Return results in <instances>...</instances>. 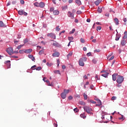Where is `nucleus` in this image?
<instances>
[{"label": "nucleus", "mask_w": 127, "mask_h": 127, "mask_svg": "<svg viewBox=\"0 0 127 127\" xmlns=\"http://www.w3.org/2000/svg\"><path fill=\"white\" fill-rule=\"evenodd\" d=\"M86 61H87V58H82L80 59L78 62L79 66L84 67V66L85 65V64L84 63V62H86Z\"/></svg>", "instance_id": "f257e3e1"}, {"label": "nucleus", "mask_w": 127, "mask_h": 127, "mask_svg": "<svg viewBox=\"0 0 127 127\" xmlns=\"http://www.w3.org/2000/svg\"><path fill=\"white\" fill-rule=\"evenodd\" d=\"M83 109H84L85 112H86V113H87V114H89L90 115H93V113L91 112L93 111V110L90 107L85 106L83 108Z\"/></svg>", "instance_id": "f03ea898"}, {"label": "nucleus", "mask_w": 127, "mask_h": 127, "mask_svg": "<svg viewBox=\"0 0 127 127\" xmlns=\"http://www.w3.org/2000/svg\"><path fill=\"white\" fill-rule=\"evenodd\" d=\"M125 80V78L123 76L119 75L118 78L116 80L117 83L118 84H122L123 82H124V80Z\"/></svg>", "instance_id": "7ed1b4c3"}, {"label": "nucleus", "mask_w": 127, "mask_h": 127, "mask_svg": "<svg viewBox=\"0 0 127 127\" xmlns=\"http://www.w3.org/2000/svg\"><path fill=\"white\" fill-rule=\"evenodd\" d=\"M6 52H7L9 55H11V54H12L13 53V49H12V48L11 47L8 48V49H7V50H6Z\"/></svg>", "instance_id": "20e7f679"}, {"label": "nucleus", "mask_w": 127, "mask_h": 127, "mask_svg": "<svg viewBox=\"0 0 127 127\" xmlns=\"http://www.w3.org/2000/svg\"><path fill=\"white\" fill-rule=\"evenodd\" d=\"M48 37H51L53 39H56V35L53 33H49L47 34Z\"/></svg>", "instance_id": "39448f33"}, {"label": "nucleus", "mask_w": 127, "mask_h": 127, "mask_svg": "<svg viewBox=\"0 0 127 127\" xmlns=\"http://www.w3.org/2000/svg\"><path fill=\"white\" fill-rule=\"evenodd\" d=\"M18 14L20 15H27V13L25 12L23 9L18 11Z\"/></svg>", "instance_id": "423d86ee"}, {"label": "nucleus", "mask_w": 127, "mask_h": 127, "mask_svg": "<svg viewBox=\"0 0 127 127\" xmlns=\"http://www.w3.org/2000/svg\"><path fill=\"white\" fill-rule=\"evenodd\" d=\"M67 15H68V17H71L72 18V19H73V18H74V14L72 13V12H71V11L68 12Z\"/></svg>", "instance_id": "0eeeda50"}, {"label": "nucleus", "mask_w": 127, "mask_h": 127, "mask_svg": "<svg viewBox=\"0 0 127 127\" xmlns=\"http://www.w3.org/2000/svg\"><path fill=\"white\" fill-rule=\"evenodd\" d=\"M52 56L53 57H59V56H60V53L58 52H56L53 54Z\"/></svg>", "instance_id": "6e6552de"}, {"label": "nucleus", "mask_w": 127, "mask_h": 127, "mask_svg": "<svg viewBox=\"0 0 127 127\" xmlns=\"http://www.w3.org/2000/svg\"><path fill=\"white\" fill-rule=\"evenodd\" d=\"M0 27H2L3 28L6 27V25H5V24L3 23V22H2V21H0Z\"/></svg>", "instance_id": "1a4fd4ad"}, {"label": "nucleus", "mask_w": 127, "mask_h": 127, "mask_svg": "<svg viewBox=\"0 0 127 127\" xmlns=\"http://www.w3.org/2000/svg\"><path fill=\"white\" fill-rule=\"evenodd\" d=\"M117 76H118V73H114L112 75V79L113 81H116L117 80Z\"/></svg>", "instance_id": "9d476101"}, {"label": "nucleus", "mask_w": 127, "mask_h": 127, "mask_svg": "<svg viewBox=\"0 0 127 127\" xmlns=\"http://www.w3.org/2000/svg\"><path fill=\"white\" fill-rule=\"evenodd\" d=\"M39 7H41L42 8H43V7L45 6V4L43 2H41L39 3Z\"/></svg>", "instance_id": "9b49d317"}, {"label": "nucleus", "mask_w": 127, "mask_h": 127, "mask_svg": "<svg viewBox=\"0 0 127 127\" xmlns=\"http://www.w3.org/2000/svg\"><path fill=\"white\" fill-rule=\"evenodd\" d=\"M31 52H32V49H29L28 50H25L24 53H27V54H29Z\"/></svg>", "instance_id": "f8f14e48"}, {"label": "nucleus", "mask_w": 127, "mask_h": 127, "mask_svg": "<svg viewBox=\"0 0 127 127\" xmlns=\"http://www.w3.org/2000/svg\"><path fill=\"white\" fill-rule=\"evenodd\" d=\"M101 2H102V0H97L96 1H95L94 3L95 5H99Z\"/></svg>", "instance_id": "ddd939ff"}, {"label": "nucleus", "mask_w": 127, "mask_h": 127, "mask_svg": "<svg viewBox=\"0 0 127 127\" xmlns=\"http://www.w3.org/2000/svg\"><path fill=\"white\" fill-rule=\"evenodd\" d=\"M73 55V52H70L66 56V58L68 60H69V57H71Z\"/></svg>", "instance_id": "4468645a"}, {"label": "nucleus", "mask_w": 127, "mask_h": 127, "mask_svg": "<svg viewBox=\"0 0 127 127\" xmlns=\"http://www.w3.org/2000/svg\"><path fill=\"white\" fill-rule=\"evenodd\" d=\"M54 15H58L59 14V11L58 10H55L53 11Z\"/></svg>", "instance_id": "2eb2a0df"}, {"label": "nucleus", "mask_w": 127, "mask_h": 127, "mask_svg": "<svg viewBox=\"0 0 127 127\" xmlns=\"http://www.w3.org/2000/svg\"><path fill=\"white\" fill-rule=\"evenodd\" d=\"M127 44V41L125 40H123L121 41V45L122 46H125Z\"/></svg>", "instance_id": "dca6fc26"}, {"label": "nucleus", "mask_w": 127, "mask_h": 127, "mask_svg": "<svg viewBox=\"0 0 127 127\" xmlns=\"http://www.w3.org/2000/svg\"><path fill=\"white\" fill-rule=\"evenodd\" d=\"M109 75V73L106 72L105 73H103L101 75L102 77H104L105 78H108V75Z\"/></svg>", "instance_id": "f3484780"}, {"label": "nucleus", "mask_w": 127, "mask_h": 127, "mask_svg": "<svg viewBox=\"0 0 127 127\" xmlns=\"http://www.w3.org/2000/svg\"><path fill=\"white\" fill-rule=\"evenodd\" d=\"M61 97L62 99H65L66 98V94H65L64 92H63L61 94Z\"/></svg>", "instance_id": "a211bd4d"}, {"label": "nucleus", "mask_w": 127, "mask_h": 127, "mask_svg": "<svg viewBox=\"0 0 127 127\" xmlns=\"http://www.w3.org/2000/svg\"><path fill=\"white\" fill-rule=\"evenodd\" d=\"M75 2L78 5H81V4H82V2H81V0H75Z\"/></svg>", "instance_id": "6ab92c4d"}, {"label": "nucleus", "mask_w": 127, "mask_h": 127, "mask_svg": "<svg viewBox=\"0 0 127 127\" xmlns=\"http://www.w3.org/2000/svg\"><path fill=\"white\" fill-rule=\"evenodd\" d=\"M114 21H115L116 25H119V19H118L117 18H115L114 19Z\"/></svg>", "instance_id": "aec40b11"}, {"label": "nucleus", "mask_w": 127, "mask_h": 127, "mask_svg": "<svg viewBox=\"0 0 127 127\" xmlns=\"http://www.w3.org/2000/svg\"><path fill=\"white\" fill-rule=\"evenodd\" d=\"M53 45L54 46H55V47H58V46H59V44L57 43V42L55 41V43L53 44Z\"/></svg>", "instance_id": "412c9836"}, {"label": "nucleus", "mask_w": 127, "mask_h": 127, "mask_svg": "<svg viewBox=\"0 0 127 127\" xmlns=\"http://www.w3.org/2000/svg\"><path fill=\"white\" fill-rule=\"evenodd\" d=\"M69 92H70V90L69 89H64V93L65 94V95H67V94L69 93Z\"/></svg>", "instance_id": "4be33fe9"}, {"label": "nucleus", "mask_w": 127, "mask_h": 127, "mask_svg": "<svg viewBox=\"0 0 127 127\" xmlns=\"http://www.w3.org/2000/svg\"><path fill=\"white\" fill-rule=\"evenodd\" d=\"M102 11H103V10L102 9V7H99L98 9V12L99 13H101Z\"/></svg>", "instance_id": "5701e85b"}, {"label": "nucleus", "mask_w": 127, "mask_h": 127, "mask_svg": "<svg viewBox=\"0 0 127 127\" xmlns=\"http://www.w3.org/2000/svg\"><path fill=\"white\" fill-rule=\"evenodd\" d=\"M54 73H55V74H59V75H61L60 70H59L54 71Z\"/></svg>", "instance_id": "b1692460"}, {"label": "nucleus", "mask_w": 127, "mask_h": 127, "mask_svg": "<svg viewBox=\"0 0 127 127\" xmlns=\"http://www.w3.org/2000/svg\"><path fill=\"white\" fill-rule=\"evenodd\" d=\"M80 116V118H82V119H86V115H85V113L81 114Z\"/></svg>", "instance_id": "393cba45"}, {"label": "nucleus", "mask_w": 127, "mask_h": 127, "mask_svg": "<svg viewBox=\"0 0 127 127\" xmlns=\"http://www.w3.org/2000/svg\"><path fill=\"white\" fill-rule=\"evenodd\" d=\"M83 97L84 100H87L88 99V95L85 93H83Z\"/></svg>", "instance_id": "a878e982"}, {"label": "nucleus", "mask_w": 127, "mask_h": 127, "mask_svg": "<svg viewBox=\"0 0 127 127\" xmlns=\"http://www.w3.org/2000/svg\"><path fill=\"white\" fill-rule=\"evenodd\" d=\"M120 39V35H119L118 34H116V39H115V40L116 41H118V40Z\"/></svg>", "instance_id": "bb28decb"}, {"label": "nucleus", "mask_w": 127, "mask_h": 127, "mask_svg": "<svg viewBox=\"0 0 127 127\" xmlns=\"http://www.w3.org/2000/svg\"><path fill=\"white\" fill-rule=\"evenodd\" d=\"M79 104H80V105H82L83 106H85V105H86V103L83 101H79Z\"/></svg>", "instance_id": "cd10ccee"}, {"label": "nucleus", "mask_w": 127, "mask_h": 127, "mask_svg": "<svg viewBox=\"0 0 127 127\" xmlns=\"http://www.w3.org/2000/svg\"><path fill=\"white\" fill-rule=\"evenodd\" d=\"M24 51H25V50H20L19 51V53H20V54H23V53H24Z\"/></svg>", "instance_id": "c85d7f7f"}, {"label": "nucleus", "mask_w": 127, "mask_h": 127, "mask_svg": "<svg viewBox=\"0 0 127 127\" xmlns=\"http://www.w3.org/2000/svg\"><path fill=\"white\" fill-rule=\"evenodd\" d=\"M43 81H44L46 83H47L49 80H48V79H46V77H43Z\"/></svg>", "instance_id": "c756f323"}, {"label": "nucleus", "mask_w": 127, "mask_h": 127, "mask_svg": "<svg viewBox=\"0 0 127 127\" xmlns=\"http://www.w3.org/2000/svg\"><path fill=\"white\" fill-rule=\"evenodd\" d=\"M100 52H101V50L100 49H97L94 51V53H98Z\"/></svg>", "instance_id": "7c9ffc66"}, {"label": "nucleus", "mask_w": 127, "mask_h": 127, "mask_svg": "<svg viewBox=\"0 0 127 127\" xmlns=\"http://www.w3.org/2000/svg\"><path fill=\"white\" fill-rule=\"evenodd\" d=\"M34 5H35V6L39 7V3H38L37 2H35L34 3Z\"/></svg>", "instance_id": "2f4dec72"}, {"label": "nucleus", "mask_w": 127, "mask_h": 127, "mask_svg": "<svg viewBox=\"0 0 127 127\" xmlns=\"http://www.w3.org/2000/svg\"><path fill=\"white\" fill-rule=\"evenodd\" d=\"M24 44L23 45H20L19 46H17V49L19 50L21 49V47H22L23 46H24Z\"/></svg>", "instance_id": "473e14b6"}, {"label": "nucleus", "mask_w": 127, "mask_h": 127, "mask_svg": "<svg viewBox=\"0 0 127 127\" xmlns=\"http://www.w3.org/2000/svg\"><path fill=\"white\" fill-rule=\"evenodd\" d=\"M75 29H72V31L69 32V34H73L75 32Z\"/></svg>", "instance_id": "72a5a7b5"}, {"label": "nucleus", "mask_w": 127, "mask_h": 127, "mask_svg": "<svg viewBox=\"0 0 127 127\" xmlns=\"http://www.w3.org/2000/svg\"><path fill=\"white\" fill-rule=\"evenodd\" d=\"M42 68L41 66H38L37 68H35V70L37 71H40L41 70Z\"/></svg>", "instance_id": "f704fd0d"}, {"label": "nucleus", "mask_w": 127, "mask_h": 127, "mask_svg": "<svg viewBox=\"0 0 127 127\" xmlns=\"http://www.w3.org/2000/svg\"><path fill=\"white\" fill-rule=\"evenodd\" d=\"M47 83L48 84V86H51V87H53V84H52V83H50V82H49V81Z\"/></svg>", "instance_id": "c9c22d12"}, {"label": "nucleus", "mask_w": 127, "mask_h": 127, "mask_svg": "<svg viewBox=\"0 0 127 127\" xmlns=\"http://www.w3.org/2000/svg\"><path fill=\"white\" fill-rule=\"evenodd\" d=\"M96 101H97L98 104H102V102L101 101V100H100V99H96Z\"/></svg>", "instance_id": "e433bc0d"}, {"label": "nucleus", "mask_w": 127, "mask_h": 127, "mask_svg": "<svg viewBox=\"0 0 127 127\" xmlns=\"http://www.w3.org/2000/svg\"><path fill=\"white\" fill-rule=\"evenodd\" d=\"M56 31H60V28H59V26H58L56 28Z\"/></svg>", "instance_id": "4c0bfd02"}, {"label": "nucleus", "mask_w": 127, "mask_h": 127, "mask_svg": "<svg viewBox=\"0 0 127 127\" xmlns=\"http://www.w3.org/2000/svg\"><path fill=\"white\" fill-rule=\"evenodd\" d=\"M73 111L75 113H78V112H79V110H78V108H77L74 109Z\"/></svg>", "instance_id": "58836bf2"}, {"label": "nucleus", "mask_w": 127, "mask_h": 127, "mask_svg": "<svg viewBox=\"0 0 127 127\" xmlns=\"http://www.w3.org/2000/svg\"><path fill=\"white\" fill-rule=\"evenodd\" d=\"M96 29H97V31H99V30H101V29H102V27L98 26V27H97Z\"/></svg>", "instance_id": "ea45409f"}, {"label": "nucleus", "mask_w": 127, "mask_h": 127, "mask_svg": "<svg viewBox=\"0 0 127 127\" xmlns=\"http://www.w3.org/2000/svg\"><path fill=\"white\" fill-rule=\"evenodd\" d=\"M112 101H114L115 100H117V97L116 96H113L111 98Z\"/></svg>", "instance_id": "a19ab883"}, {"label": "nucleus", "mask_w": 127, "mask_h": 127, "mask_svg": "<svg viewBox=\"0 0 127 127\" xmlns=\"http://www.w3.org/2000/svg\"><path fill=\"white\" fill-rule=\"evenodd\" d=\"M44 53V51L43 50H41L39 52V55H41V54H43Z\"/></svg>", "instance_id": "79ce46f5"}, {"label": "nucleus", "mask_w": 127, "mask_h": 127, "mask_svg": "<svg viewBox=\"0 0 127 127\" xmlns=\"http://www.w3.org/2000/svg\"><path fill=\"white\" fill-rule=\"evenodd\" d=\"M23 42L24 44H25V43H27V42H28V40L27 39H25V40H24Z\"/></svg>", "instance_id": "37998d69"}, {"label": "nucleus", "mask_w": 127, "mask_h": 127, "mask_svg": "<svg viewBox=\"0 0 127 127\" xmlns=\"http://www.w3.org/2000/svg\"><path fill=\"white\" fill-rule=\"evenodd\" d=\"M35 68H36V66L35 65H33V66H32L31 67V70H35Z\"/></svg>", "instance_id": "c03bdc74"}, {"label": "nucleus", "mask_w": 127, "mask_h": 127, "mask_svg": "<svg viewBox=\"0 0 127 127\" xmlns=\"http://www.w3.org/2000/svg\"><path fill=\"white\" fill-rule=\"evenodd\" d=\"M80 42H81V43H85V40H84V39L83 38H81Z\"/></svg>", "instance_id": "a18cd8bd"}, {"label": "nucleus", "mask_w": 127, "mask_h": 127, "mask_svg": "<svg viewBox=\"0 0 127 127\" xmlns=\"http://www.w3.org/2000/svg\"><path fill=\"white\" fill-rule=\"evenodd\" d=\"M54 10V7H51L50 8V11L51 12H52V11H53Z\"/></svg>", "instance_id": "49530a36"}, {"label": "nucleus", "mask_w": 127, "mask_h": 127, "mask_svg": "<svg viewBox=\"0 0 127 127\" xmlns=\"http://www.w3.org/2000/svg\"><path fill=\"white\" fill-rule=\"evenodd\" d=\"M73 39H74V38H73V37H68V40H69V41L73 40Z\"/></svg>", "instance_id": "de8ad7c7"}, {"label": "nucleus", "mask_w": 127, "mask_h": 127, "mask_svg": "<svg viewBox=\"0 0 127 127\" xmlns=\"http://www.w3.org/2000/svg\"><path fill=\"white\" fill-rule=\"evenodd\" d=\"M86 55H87V56L88 57H89L91 56V55H92V53H91V52H89V53H88L86 54Z\"/></svg>", "instance_id": "09e8293b"}, {"label": "nucleus", "mask_w": 127, "mask_h": 127, "mask_svg": "<svg viewBox=\"0 0 127 127\" xmlns=\"http://www.w3.org/2000/svg\"><path fill=\"white\" fill-rule=\"evenodd\" d=\"M76 13L77 14H81L82 13V11H81V10L77 11Z\"/></svg>", "instance_id": "8fccbe9b"}, {"label": "nucleus", "mask_w": 127, "mask_h": 127, "mask_svg": "<svg viewBox=\"0 0 127 127\" xmlns=\"http://www.w3.org/2000/svg\"><path fill=\"white\" fill-rule=\"evenodd\" d=\"M67 8H68L67 5H65L63 7V9H67Z\"/></svg>", "instance_id": "3c124183"}, {"label": "nucleus", "mask_w": 127, "mask_h": 127, "mask_svg": "<svg viewBox=\"0 0 127 127\" xmlns=\"http://www.w3.org/2000/svg\"><path fill=\"white\" fill-rule=\"evenodd\" d=\"M92 63H94V64H96L97 63V60H96L95 59H93L92 60Z\"/></svg>", "instance_id": "603ef678"}, {"label": "nucleus", "mask_w": 127, "mask_h": 127, "mask_svg": "<svg viewBox=\"0 0 127 127\" xmlns=\"http://www.w3.org/2000/svg\"><path fill=\"white\" fill-rule=\"evenodd\" d=\"M28 57H29V58H30V59H32V58L33 57V55H28Z\"/></svg>", "instance_id": "864d4df0"}, {"label": "nucleus", "mask_w": 127, "mask_h": 127, "mask_svg": "<svg viewBox=\"0 0 127 127\" xmlns=\"http://www.w3.org/2000/svg\"><path fill=\"white\" fill-rule=\"evenodd\" d=\"M20 2L21 4H24V0H20Z\"/></svg>", "instance_id": "5fc2aeb1"}, {"label": "nucleus", "mask_w": 127, "mask_h": 127, "mask_svg": "<svg viewBox=\"0 0 127 127\" xmlns=\"http://www.w3.org/2000/svg\"><path fill=\"white\" fill-rule=\"evenodd\" d=\"M114 58H115V56H113L109 59V61H111V60H113Z\"/></svg>", "instance_id": "6e6d98bb"}, {"label": "nucleus", "mask_w": 127, "mask_h": 127, "mask_svg": "<svg viewBox=\"0 0 127 127\" xmlns=\"http://www.w3.org/2000/svg\"><path fill=\"white\" fill-rule=\"evenodd\" d=\"M90 102L91 103V104H96V102L93 100H90Z\"/></svg>", "instance_id": "4d7b16f0"}, {"label": "nucleus", "mask_w": 127, "mask_h": 127, "mask_svg": "<svg viewBox=\"0 0 127 127\" xmlns=\"http://www.w3.org/2000/svg\"><path fill=\"white\" fill-rule=\"evenodd\" d=\"M102 105V103H98L97 104H96V107H100V106H101Z\"/></svg>", "instance_id": "13d9d810"}, {"label": "nucleus", "mask_w": 127, "mask_h": 127, "mask_svg": "<svg viewBox=\"0 0 127 127\" xmlns=\"http://www.w3.org/2000/svg\"><path fill=\"white\" fill-rule=\"evenodd\" d=\"M92 42H93V43H96L97 42L96 39H93L92 40Z\"/></svg>", "instance_id": "bf43d9fd"}, {"label": "nucleus", "mask_w": 127, "mask_h": 127, "mask_svg": "<svg viewBox=\"0 0 127 127\" xmlns=\"http://www.w3.org/2000/svg\"><path fill=\"white\" fill-rule=\"evenodd\" d=\"M119 120H125V119H124V116L122 115V117L119 118Z\"/></svg>", "instance_id": "052dcab7"}, {"label": "nucleus", "mask_w": 127, "mask_h": 127, "mask_svg": "<svg viewBox=\"0 0 127 127\" xmlns=\"http://www.w3.org/2000/svg\"><path fill=\"white\" fill-rule=\"evenodd\" d=\"M73 99V97L72 96H69L68 97V100H72Z\"/></svg>", "instance_id": "680f3d73"}, {"label": "nucleus", "mask_w": 127, "mask_h": 127, "mask_svg": "<svg viewBox=\"0 0 127 127\" xmlns=\"http://www.w3.org/2000/svg\"><path fill=\"white\" fill-rule=\"evenodd\" d=\"M127 35H125L123 37V39H127Z\"/></svg>", "instance_id": "e2e57ef3"}, {"label": "nucleus", "mask_w": 127, "mask_h": 127, "mask_svg": "<svg viewBox=\"0 0 127 127\" xmlns=\"http://www.w3.org/2000/svg\"><path fill=\"white\" fill-rule=\"evenodd\" d=\"M47 65L49 67H51V64H49V63H47Z\"/></svg>", "instance_id": "0e129e2a"}, {"label": "nucleus", "mask_w": 127, "mask_h": 127, "mask_svg": "<svg viewBox=\"0 0 127 127\" xmlns=\"http://www.w3.org/2000/svg\"><path fill=\"white\" fill-rule=\"evenodd\" d=\"M83 78H84L85 80H86L87 79H88V76H87V75H85L83 76Z\"/></svg>", "instance_id": "69168bd1"}, {"label": "nucleus", "mask_w": 127, "mask_h": 127, "mask_svg": "<svg viewBox=\"0 0 127 127\" xmlns=\"http://www.w3.org/2000/svg\"><path fill=\"white\" fill-rule=\"evenodd\" d=\"M74 0H68V2L69 3H72V2H73Z\"/></svg>", "instance_id": "338daca9"}, {"label": "nucleus", "mask_w": 127, "mask_h": 127, "mask_svg": "<svg viewBox=\"0 0 127 127\" xmlns=\"http://www.w3.org/2000/svg\"><path fill=\"white\" fill-rule=\"evenodd\" d=\"M54 127H58V125L57 124L54 123Z\"/></svg>", "instance_id": "774afa93"}]
</instances>
